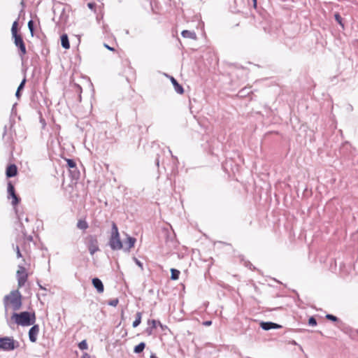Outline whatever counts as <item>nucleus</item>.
<instances>
[{"instance_id": "19", "label": "nucleus", "mask_w": 358, "mask_h": 358, "mask_svg": "<svg viewBox=\"0 0 358 358\" xmlns=\"http://www.w3.org/2000/svg\"><path fill=\"white\" fill-rule=\"evenodd\" d=\"M273 322H262L260 324V327L266 331L273 329Z\"/></svg>"}, {"instance_id": "33", "label": "nucleus", "mask_w": 358, "mask_h": 358, "mask_svg": "<svg viewBox=\"0 0 358 358\" xmlns=\"http://www.w3.org/2000/svg\"><path fill=\"white\" fill-rule=\"evenodd\" d=\"M308 324L310 326H316L317 325V320L314 317H310L308 319Z\"/></svg>"}, {"instance_id": "6", "label": "nucleus", "mask_w": 358, "mask_h": 358, "mask_svg": "<svg viewBox=\"0 0 358 358\" xmlns=\"http://www.w3.org/2000/svg\"><path fill=\"white\" fill-rule=\"evenodd\" d=\"M16 276L17 279L18 287H21L24 286L27 280L28 274L23 266H18V270L17 271Z\"/></svg>"}, {"instance_id": "43", "label": "nucleus", "mask_w": 358, "mask_h": 358, "mask_svg": "<svg viewBox=\"0 0 358 358\" xmlns=\"http://www.w3.org/2000/svg\"><path fill=\"white\" fill-rule=\"evenodd\" d=\"M272 326H273V329H280V328L282 327L281 325L278 324L274 323V322H273V325H272Z\"/></svg>"}, {"instance_id": "34", "label": "nucleus", "mask_w": 358, "mask_h": 358, "mask_svg": "<svg viewBox=\"0 0 358 358\" xmlns=\"http://www.w3.org/2000/svg\"><path fill=\"white\" fill-rule=\"evenodd\" d=\"M25 83H26V78H24L22 80V82L20 83V85L18 86V87H17V90H18V91H21L22 90H23V89H24V85H25Z\"/></svg>"}, {"instance_id": "7", "label": "nucleus", "mask_w": 358, "mask_h": 358, "mask_svg": "<svg viewBox=\"0 0 358 358\" xmlns=\"http://www.w3.org/2000/svg\"><path fill=\"white\" fill-rule=\"evenodd\" d=\"M7 192L8 199L12 198L13 199L12 205L14 206H17L20 201V198L16 194L14 185L10 181L8 182Z\"/></svg>"}, {"instance_id": "23", "label": "nucleus", "mask_w": 358, "mask_h": 358, "mask_svg": "<svg viewBox=\"0 0 358 358\" xmlns=\"http://www.w3.org/2000/svg\"><path fill=\"white\" fill-rule=\"evenodd\" d=\"M120 236V234H119L117 226L114 222H113L110 236Z\"/></svg>"}, {"instance_id": "51", "label": "nucleus", "mask_w": 358, "mask_h": 358, "mask_svg": "<svg viewBox=\"0 0 358 358\" xmlns=\"http://www.w3.org/2000/svg\"><path fill=\"white\" fill-rule=\"evenodd\" d=\"M25 220H26V222H28L29 221L28 217H26Z\"/></svg>"}, {"instance_id": "31", "label": "nucleus", "mask_w": 358, "mask_h": 358, "mask_svg": "<svg viewBox=\"0 0 358 358\" xmlns=\"http://www.w3.org/2000/svg\"><path fill=\"white\" fill-rule=\"evenodd\" d=\"M119 303V300L118 299H113L110 301H108V305L110 306H113V307H115L117 306V305Z\"/></svg>"}, {"instance_id": "25", "label": "nucleus", "mask_w": 358, "mask_h": 358, "mask_svg": "<svg viewBox=\"0 0 358 358\" xmlns=\"http://www.w3.org/2000/svg\"><path fill=\"white\" fill-rule=\"evenodd\" d=\"M164 154V150H160L159 152L157 153V156H156V158H155V165L157 167L159 166L160 157H161V155H163Z\"/></svg>"}, {"instance_id": "12", "label": "nucleus", "mask_w": 358, "mask_h": 358, "mask_svg": "<svg viewBox=\"0 0 358 358\" xmlns=\"http://www.w3.org/2000/svg\"><path fill=\"white\" fill-rule=\"evenodd\" d=\"M94 287L99 293H103L104 291V286L102 281L98 278H94L92 280Z\"/></svg>"}, {"instance_id": "26", "label": "nucleus", "mask_w": 358, "mask_h": 358, "mask_svg": "<svg viewBox=\"0 0 358 358\" xmlns=\"http://www.w3.org/2000/svg\"><path fill=\"white\" fill-rule=\"evenodd\" d=\"M17 21H15L12 25V28H11V33H12V36L13 35H16V34H19L17 33Z\"/></svg>"}, {"instance_id": "38", "label": "nucleus", "mask_w": 358, "mask_h": 358, "mask_svg": "<svg viewBox=\"0 0 358 358\" xmlns=\"http://www.w3.org/2000/svg\"><path fill=\"white\" fill-rule=\"evenodd\" d=\"M157 324H159V327L162 331H165L166 329H168V327L166 325L162 324L160 321L158 320Z\"/></svg>"}, {"instance_id": "8", "label": "nucleus", "mask_w": 358, "mask_h": 358, "mask_svg": "<svg viewBox=\"0 0 358 358\" xmlns=\"http://www.w3.org/2000/svg\"><path fill=\"white\" fill-rule=\"evenodd\" d=\"M108 245L112 250H120L123 248V244L120 240V236H110L109 238Z\"/></svg>"}, {"instance_id": "22", "label": "nucleus", "mask_w": 358, "mask_h": 358, "mask_svg": "<svg viewBox=\"0 0 358 358\" xmlns=\"http://www.w3.org/2000/svg\"><path fill=\"white\" fill-rule=\"evenodd\" d=\"M180 271L176 268H171V279L173 280H176L179 278L180 275Z\"/></svg>"}, {"instance_id": "32", "label": "nucleus", "mask_w": 358, "mask_h": 358, "mask_svg": "<svg viewBox=\"0 0 358 358\" xmlns=\"http://www.w3.org/2000/svg\"><path fill=\"white\" fill-rule=\"evenodd\" d=\"M326 318L329 320H331L332 322H338L339 320V319L335 316V315H333L331 314H327L326 315Z\"/></svg>"}, {"instance_id": "49", "label": "nucleus", "mask_w": 358, "mask_h": 358, "mask_svg": "<svg viewBox=\"0 0 358 358\" xmlns=\"http://www.w3.org/2000/svg\"><path fill=\"white\" fill-rule=\"evenodd\" d=\"M150 358H157L156 355H152L150 356Z\"/></svg>"}, {"instance_id": "11", "label": "nucleus", "mask_w": 358, "mask_h": 358, "mask_svg": "<svg viewBox=\"0 0 358 358\" xmlns=\"http://www.w3.org/2000/svg\"><path fill=\"white\" fill-rule=\"evenodd\" d=\"M67 166L69 169H72L73 170H70L71 173L73 174V178H78L80 175V172L77 170V166L75 161L72 159H66Z\"/></svg>"}, {"instance_id": "14", "label": "nucleus", "mask_w": 358, "mask_h": 358, "mask_svg": "<svg viewBox=\"0 0 358 358\" xmlns=\"http://www.w3.org/2000/svg\"><path fill=\"white\" fill-rule=\"evenodd\" d=\"M171 83L173 85L175 91L180 94H182L184 93V89L181 85L178 83V82L175 79L173 76H169Z\"/></svg>"}, {"instance_id": "16", "label": "nucleus", "mask_w": 358, "mask_h": 358, "mask_svg": "<svg viewBox=\"0 0 358 358\" xmlns=\"http://www.w3.org/2000/svg\"><path fill=\"white\" fill-rule=\"evenodd\" d=\"M181 35L183 38H190L194 41L197 39L196 34L194 31L183 30L181 32Z\"/></svg>"}, {"instance_id": "3", "label": "nucleus", "mask_w": 358, "mask_h": 358, "mask_svg": "<svg viewBox=\"0 0 358 358\" xmlns=\"http://www.w3.org/2000/svg\"><path fill=\"white\" fill-rule=\"evenodd\" d=\"M20 347V343L13 337H0V349L3 351H13Z\"/></svg>"}, {"instance_id": "42", "label": "nucleus", "mask_w": 358, "mask_h": 358, "mask_svg": "<svg viewBox=\"0 0 358 358\" xmlns=\"http://www.w3.org/2000/svg\"><path fill=\"white\" fill-rule=\"evenodd\" d=\"M211 324H212L211 320H207V321L203 322V325H205V326H210Z\"/></svg>"}, {"instance_id": "20", "label": "nucleus", "mask_w": 358, "mask_h": 358, "mask_svg": "<svg viewBox=\"0 0 358 358\" xmlns=\"http://www.w3.org/2000/svg\"><path fill=\"white\" fill-rule=\"evenodd\" d=\"M145 348V343L144 342H141L134 347V352L136 354H139L143 351Z\"/></svg>"}, {"instance_id": "39", "label": "nucleus", "mask_w": 358, "mask_h": 358, "mask_svg": "<svg viewBox=\"0 0 358 358\" xmlns=\"http://www.w3.org/2000/svg\"><path fill=\"white\" fill-rule=\"evenodd\" d=\"M245 266H248L251 270L255 269V266L250 262H247L245 263Z\"/></svg>"}, {"instance_id": "36", "label": "nucleus", "mask_w": 358, "mask_h": 358, "mask_svg": "<svg viewBox=\"0 0 358 358\" xmlns=\"http://www.w3.org/2000/svg\"><path fill=\"white\" fill-rule=\"evenodd\" d=\"M15 250L16 251V255H17V258H20L22 257V254H21V252L20 250V248L18 245H16L15 248Z\"/></svg>"}, {"instance_id": "40", "label": "nucleus", "mask_w": 358, "mask_h": 358, "mask_svg": "<svg viewBox=\"0 0 358 358\" xmlns=\"http://www.w3.org/2000/svg\"><path fill=\"white\" fill-rule=\"evenodd\" d=\"M104 47H105L106 48H107L108 50H110V51H113V52L115 51V48H112V47L109 46V45H108V44H106V43H104Z\"/></svg>"}, {"instance_id": "46", "label": "nucleus", "mask_w": 358, "mask_h": 358, "mask_svg": "<svg viewBox=\"0 0 358 358\" xmlns=\"http://www.w3.org/2000/svg\"><path fill=\"white\" fill-rule=\"evenodd\" d=\"M169 153L171 155L172 158H173L174 160H176V162H178V158H177L176 156H173V155H172L171 150H169Z\"/></svg>"}, {"instance_id": "13", "label": "nucleus", "mask_w": 358, "mask_h": 358, "mask_svg": "<svg viewBox=\"0 0 358 358\" xmlns=\"http://www.w3.org/2000/svg\"><path fill=\"white\" fill-rule=\"evenodd\" d=\"M17 173V168L15 164H13L8 166L6 171V175L7 178H13L15 176Z\"/></svg>"}, {"instance_id": "50", "label": "nucleus", "mask_w": 358, "mask_h": 358, "mask_svg": "<svg viewBox=\"0 0 358 358\" xmlns=\"http://www.w3.org/2000/svg\"><path fill=\"white\" fill-rule=\"evenodd\" d=\"M39 287H40V289L45 290V288H44V287H43V286H41V285H39Z\"/></svg>"}, {"instance_id": "15", "label": "nucleus", "mask_w": 358, "mask_h": 358, "mask_svg": "<svg viewBox=\"0 0 358 358\" xmlns=\"http://www.w3.org/2000/svg\"><path fill=\"white\" fill-rule=\"evenodd\" d=\"M136 242V239L135 238L128 236L126 241H124V244L127 247L124 250L129 252L130 249L134 246Z\"/></svg>"}, {"instance_id": "45", "label": "nucleus", "mask_w": 358, "mask_h": 358, "mask_svg": "<svg viewBox=\"0 0 358 358\" xmlns=\"http://www.w3.org/2000/svg\"><path fill=\"white\" fill-rule=\"evenodd\" d=\"M21 96V93H20V91H18V90H17L16 92H15V96L19 99Z\"/></svg>"}, {"instance_id": "9", "label": "nucleus", "mask_w": 358, "mask_h": 358, "mask_svg": "<svg viewBox=\"0 0 358 358\" xmlns=\"http://www.w3.org/2000/svg\"><path fill=\"white\" fill-rule=\"evenodd\" d=\"M40 328L38 324H34L29 330V339L31 343H36L39 334Z\"/></svg>"}, {"instance_id": "35", "label": "nucleus", "mask_w": 358, "mask_h": 358, "mask_svg": "<svg viewBox=\"0 0 358 358\" xmlns=\"http://www.w3.org/2000/svg\"><path fill=\"white\" fill-rule=\"evenodd\" d=\"M22 232L23 235L24 236V237H26V238H27V240L28 241H33V237L31 236H27V231L24 229H22Z\"/></svg>"}, {"instance_id": "10", "label": "nucleus", "mask_w": 358, "mask_h": 358, "mask_svg": "<svg viewBox=\"0 0 358 358\" xmlns=\"http://www.w3.org/2000/svg\"><path fill=\"white\" fill-rule=\"evenodd\" d=\"M158 320L154 319H149L147 321L148 327L145 329V334L148 336H151L153 334V331L157 327Z\"/></svg>"}, {"instance_id": "29", "label": "nucleus", "mask_w": 358, "mask_h": 358, "mask_svg": "<svg viewBox=\"0 0 358 358\" xmlns=\"http://www.w3.org/2000/svg\"><path fill=\"white\" fill-rule=\"evenodd\" d=\"M250 92V91L249 90V89L247 90V89L244 88L238 92V96L243 97L246 96V94H248Z\"/></svg>"}, {"instance_id": "4", "label": "nucleus", "mask_w": 358, "mask_h": 358, "mask_svg": "<svg viewBox=\"0 0 358 358\" xmlns=\"http://www.w3.org/2000/svg\"><path fill=\"white\" fill-rule=\"evenodd\" d=\"M85 244L86 245L89 252L93 255L96 252L99 251V241L96 236L89 235L85 238Z\"/></svg>"}, {"instance_id": "48", "label": "nucleus", "mask_w": 358, "mask_h": 358, "mask_svg": "<svg viewBox=\"0 0 358 358\" xmlns=\"http://www.w3.org/2000/svg\"><path fill=\"white\" fill-rule=\"evenodd\" d=\"M252 1H253L254 7H256L257 6V0H252Z\"/></svg>"}, {"instance_id": "41", "label": "nucleus", "mask_w": 358, "mask_h": 358, "mask_svg": "<svg viewBox=\"0 0 358 358\" xmlns=\"http://www.w3.org/2000/svg\"><path fill=\"white\" fill-rule=\"evenodd\" d=\"M136 264L140 266L141 268H143V264L136 258H134Z\"/></svg>"}, {"instance_id": "18", "label": "nucleus", "mask_w": 358, "mask_h": 358, "mask_svg": "<svg viewBox=\"0 0 358 358\" xmlns=\"http://www.w3.org/2000/svg\"><path fill=\"white\" fill-rule=\"evenodd\" d=\"M141 319H142V313L141 312H137L136 313V319L133 322L132 327L134 328L137 327L141 324Z\"/></svg>"}, {"instance_id": "44", "label": "nucleus", "mask_w": 358, "mask_h": 358, "mask_svg": "<svg viewBox=\"0 0 358 358\" xmlns=\"http://www.w3.org/2000/svg\"><path fill=\"white\" fill-rule=\"evenodd\" d=\"M81 358H90V355L87 352H84Z\"/></svg>"}, {"instance_id": "28", "label": "nucleus", "mask_w": 358, "mask_h": 358, "mask_svg": "<svg viewBox=\"0 0 358 358\" xmlns=\"http://www.w3.org/2000/svg\"><path fill=\"white\" fill-rule=\"evenodd\" d=\"M38 113L39 115V122H40V123L42 125V128L44 129L45 127V126H46L45 120L43 117V115H42V113L41 111H38Z\"/></svg>"}, {"instance_id": "47", "label": "nucleus", "mask_w": 358, "mask_h": 358, "mask_svg": "<svg viewBox=\"0 0 358 358\" xmlns=\"http://www.w3.org/2000/svg\"><path fill=\"white\" fill-rule=\"evenodd\" d=\"M178 257L179 259L183 258V255L182 254L178 253Z\"/></svg>"}, {"instance_id": "52", "label": "nucleus", "mask_w": 358, "mask_h": 358, "mask_svg": "<svg viewBox=\"0 0 358 358\" xmlns=\"http://www.w3.org/2000/svg\"><path fill=\"white\" fill-rule=\"evenodd\" d=\"M357 333H358V330H357Z\"/></svg>"}, {"instance_id": "37", "label": "nucleus", "mask_w": 358, "mask_h": 358, "mask_svg": "<svg viewBox=\"0 0 358 358\" xmlns=\"http://www.w3.org/2000/svg\"><path fill=\"white\" fill-rule=\"evenodd\" d=\"M87 6L91 10H95L96 7V4L95 3H87Z\"/></svg>"}, {"instance_id": "24", "label": "nucleus", "mask_w": 358, "mask_h": 358, "mask_svg": "<svg viewBox=\"0 0 358 358\" xmlns=\"http://www.w3.org/2000/svg\"><path fill=\"white\" fill-rule=\"evenodd\" d=\"M335 20L343 28L344 24L343 23V18L338 13L334 14Z\"/></svg>"}, {"instance_id": "21", "label": "nucleus", "mask_w": 358, "mask_h": 358, "mask_svg": "<svg viewBox=\"0 0 358 358\" xmlns=\"http://www.w3.org/2000/svg\"><path fill=\"white\" fill-rule=\"evenodd\" d=\"M77 227L80 229L85 230L88 228V224L85 220H79L77 222Z\"/></svg>"}, {"instance_id": "2", "label": "nucleus", "mask_w": 358, "mask_h": 358, "mask_svg": "<svg viewBox=\"0 0 358 358\" xmlns=\"http://www.w3.org/2000/svg\"><path fill=\"white\" fill-rule=\"evenodd\" d=\"M8 300H10L15 311L20 310L22 306V295L19 290H13L9 295L5 296L3 301L6 306L8 304Z\"/></svg>"}, {"instance_id": "5", "label": "nucleus", "mask_w": 358, "mask_h": 358, "mask_svg": "<svg viewBox=\"0 0 358 358\" xmlns=\"http://www.w3.org/2000/svg\"><path fill=\"white\" fill-rule=\"evenodd\" d=\"M14 39V43L15 46L19 49V55L22 58L27 53L26 46L23 38L20 34H16L12 36Z\"/></svg>"}, {"instance_id": "27", "label": "nucleus", "mask_w": 358, "mask_h": 358, "mask_svg": "<svg viewBox=\"0 0 358 358\" xmlns=\"http://www.w3.org/2000/svg\"><path fill=\"white\" fill-rule=\"evenodd\" d=\"M78 348L81 350H87L88 348L87 343L86 340H83L81 342L78 343Z\"/></svg>"}, {"instance_id": "17", "label": "nucleus", "mask_w": 358, "mask_h": 358, "mask_svg": "<svg viewBox=\"0 0 358 358\" xmlns=\"http://www.w3.org/2000/svg\"><path fill=\"white\" fill-rule=\"evenodd\" d=\"M61 45L64 49H69L70 43L66 34H64L61 36Z\"/></svg>"}, {"instance_id": "30", "label": "nucleus", "mask_w": 358, "mask_h": 358, "mask_svg": "<svg viewBox=\"0 0 358 358\" xmlns=\"http://www.w3.org/2000/svg\"><path fill=\"white\" fill-rule=\"evenodd\" d=\"M28 28L30 31L31 36H33L34 31V24L33 20H31L28 22Z\"/></svg>"}, {"instance_id": "1", "label": "nucleus", "mask_w": 358, "mask_h": 358, "mask_svg": "<svg viewBox=\"0 0 358 358\" xmlns=\"http://www.w3.org/2000/svg\"><path fill=\"white\" fill-rule=\"evenodd\" d=\"M11 319L14 320L17 325L28 327L35 324L36 317L34 311H23L20 313H13Z\"/></svg>"}]
</instances>
